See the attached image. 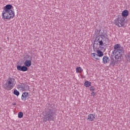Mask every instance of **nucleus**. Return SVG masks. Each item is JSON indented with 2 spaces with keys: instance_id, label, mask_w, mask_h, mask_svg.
Returning <instances> with one entry per match:
<instances>
[{
  "instance_id": "23",
  "label": "nucleus",
  "mask_w": 130,
  "mask_h": 130,
  "mask_svg": "<svg viewBox=\"0 0 130 130\" xmlns=\"http://www.w3.org/2000/svg\"><path fill=\"white\" fill-rule=\"evenodd\" d=\"M91 95L93 96V97H95L96 96V93H94V92H91Z\"/></svg>"
},
{
  "instance_id": "22",
  "label": "nucleus",
  "mask_w": 130,
  "mask_h": 130,
  "mask_svg": "<svg viewBox=\"0 0 130 130\" xmlns=\"http://www.w3.org/2000/svg\"><path fill=\"white\" fill-rule=\"evenodd\" d=\"M126 59L128 61H130V53L128 54L127 56H126Z\"/></svg>"
},
{
  "instance_id": "3",
  "label": "nucleus",
  "mask_w": 130,
  "mask_h": 130,
  "mask_svg": "<svg viewBox=\"0 0 130 130\" xmlns=\"http://www.w3.org/2000/svg\"><path fill=\"white\" fill-rule=\"evenodd\" d=\"M98 38V39L96 40V44L93 45L94 49L97 48H96V45H99V48H100V50H104V49H105V46L107 45L106 42H105V40L102 38V36H99Z\"/></svg>"
},
{
  "instance_id": "20",
  "label": "nucleus",
  "mask_w": 130,
  "mask_h": 130,
  "mask_svg": "<svg viewBox=\"0 0 130 130\" xmlns=\"http://www.w3.org/2000/svg\"><path fill=\"white\" fill-rule=\"evenodd\" d=\"M14 94L16 96H19V95H20V92H19V91H18L17 89H14Z\"/></svg>"
},
{
  "instance_id": "12",
  "label": "nucleus",
  "mask_w": 130,
  "mask_h": 130,
  "mask_svg": "<svg viewBox=\"0 0 130 130\" xmlns=\"http://www.w3.org/2000/svg\"><path fill=\"white\" fill-rule=\"evenodd\" d=\"M128 11L127 10H123L121 13V17L123 18H126L128 16Z\"/></svg>"
},
{
  "instance_id": "6",
  "label": "nucleus",
  "mask_w": 130,
  "mask_h": 130,
  "mask_svg": "<svg viewBox=\"0 0 130 130\" xmlns=\"http://www.w3.org/2000/svg\"><path fill=\"white\" fill-rule=\"evenodd\" d=\"M45 118H44L43 120L44 122L47 121V120H51V119H52V117L54 115L53 111L50 109H47L45 111Z\"/></svg>"
},
{
  "instance_id": "16",
  "label": "nucleus",
  "mask_w": 130,
  "mask_h": 130,
  "mask_svg": "<svg viewBox=\"0 0 130 130\" xmlns=\"http://www.w3.org/2000/svg\"><path fill=\"white\" fill-rule=\"evenodd\" d=\"M76 73H82V72H83V69H82L81 67H79L76 69Z\"/></svg>"
},
{
  "instance_id": "4",
  "label": "nucleus",
  "mask_w": 130,
  "mask_h": 130,
  "mask_svg": "<svg viewBox=\"0 0 130 130\" xmlns=\"http://www.w3.org/2000/svg\"><path fill=\"white\" fill-rule=\"evenodd\" d=\"M114 24L120 28L121 27H125V19L121 15L118 16L114 20Z\"/></svg>"
},
{
  "instance_id": "13",
  "label": "nucleus",
  "mask_w": 130,
  "mask_h": 130,
  "mask_svg": "<svg viewBox=\"0 0 130 130\" xmlns=\"http://www.w3.org/2000/svg\"><path fill=\"white\" fill-rule=\"evenodd\" d=\"M32 62H31V60H26L25 61L24 63V66L27 68H29V67H31Z\"/></svg>"
},
{
  "instance_id": "21",
  "label": "nucleus",
  "mask_w": 130,
  "mask_h": 130,
  "mask_svg": "<svg viewBox=\"0 0 130 130\" xmlns=\"http://www.w3.org/2000/svg\"><path fill=\"white\" fill-rule=\"evenodd\" d=\"M93 91H95V88L93 86H91L90 87V91L93 92Z\"/></svg>"
},
{
  "instance_id": "14",
  "label": "nucleus",
  "mask_w": 130,
  "mask_h": 130,
  "mask_svg": "<svg viewBox=\"0 0 130 130\" xmlns=\"http://www.w3.org/2000/svg\"><path fill=\"white\" fill-rule=\"evenodd\" d=\"M96 53L98 56H99V57H102V56L104 55V53L100 50H97Z\"/></svg>"
},
{
  "instance_id": "2",
  "label": "nucleus",
  "mask_w": 130,
  "mask_h": 130,
  "mask_svg": "<svg viewBox=\"0 0 130 130\" xmlns=\"http://www.w3.org/2000/svg\"><path fill=\"white\" fill-rule=\"evenodd\" d=\"M114 50L113 51V54L114 55L115 59H121L122 57V51H123V48L120 46V44H116L114 46Z\"/></svg>"
},
{
  "instance_id": "9",
  "label": "nucleus",
  "mask_w": 130,
  "mask_h": 130,
  "mask_svg": "<svg viewBox=\"0 0 130 130\" xmlns=\"http://www.w3.org/2000/svg\"><path fill=\"white\" fill-rule=\"evenodd\" d=\"M16 68L18 71H20L21 72H27L28 71V68L26 67V66H17Z\"/></svg>"
},
{
  "instance_id": "10",
  "label": "nucleus",
  "mask_w": 130,
  "mask_h": 130,
  "mask_svg": "<svg viewBox=\"0 0 130 130\" xmlns=\"http://www.w3.org/2000/svg\"><path fill=\"white\" fill-rule=\"evenodd\" d=\"M95 120V114H90L87 116V120L89 121H93Z\"/></svg>"
},
{
  "instance_id": "19",
  "label": "nucleus",
  "mask_w": 130,
  "mask_h": 130,
  "mask_svg": "<svg viewBox=\"0 0 130 130\" xmlns=\"http://www.w3.org/2000/svg\"><path fill=\"white\" fill-rule=\"evenodd\" d=\"M116 63V61L114 60H112L110 63V66H112V67H114Z\"/></svg>"
},
{
  "instance_id": "5",
  "label": "nucleus",
  "mask_w": 130,
  "mask_h": 130,
  "mask_svg": "<svg viewBox=\"0 0 130 130\" xmlns=\"http://www.w3.org/2000/svg\"><path fill=\"white\" fill-rule=\"evenodd\" d=\"M6 83L7 90H12L15 86V85H16V80H15V78H9Z\"/></svg>"
},
{
  "instance_id": "1",
  "label": "nucleus",
  "mask_w": 130,
  "mask_h": 130,
  "mask_svg": "<svg viewBox=\"0 0 130 130\" xmlns=\"http://www.w3.org/2000/svg\"><path fill=\"white\" fill-rule=\"evenodd\" d=\"M12 8L13 6L10 4L7 5L4 7L2 13L3 20L4 21H9L15 18V11L12 10Z\"/></svg>"
},
{
  "instance_id": "17",
  "label": "nucleus",
  "mask_w": 130,
  "mask_h": 130,
  "mask_svg": "<svg viewBox=\"0 0 130 130\" xmlns=\"http://www.w3.org/2000/svg\"><path fill=\"white\" fill-rule=\"evenodd\" d=\"M91 56L93 57V58H95V59H99V58H98V55L95 53H91Z\"/></svg>"
},
{
  "instance_id": "18",
  "label": "nucleus",
  "mask_w": 130,
  "mask_h": 130,
  "mask_svg": "<svg viewBox=\"0 0 130 130\" xmlns=\"http://www.w3.org/2000/svg\"><path fill=\"white\" fill-rule=\"evenodd\" d=\"M24 116V114L22 112H19L18 114V118H22Z\"/></svg>"
},
{
  "instance_id": "15",
  "label": "nucleus",
  "mask_w": 130,
  "mask_h": 130,
  "mask_svg": "<svg viewBox=\"0 0 130 130\" xmlns=\"http://www.w3.org/2000/svg\"><path fill=\"white\" fill-rule=\"evenodd\" d=\"M91 83L90 81H85L84 83V86L86 88H88V87H90L91 86Z\"/></svg>"
},
{
  "instance_id": "7",
  "label": "nucleus",
  "mask_w": 130,
  "mask_h": 130,
  "mask_svg": "<svg viewBox=\"0 0 130 130\" xmlns=\"http://www.w3.org/2000/svg\"><path fill=\"white\" fill-rule=\"evenodd\" d=\"M17 88L20 91H30V87L27 85L21 83L17 85Z\"/></svg>"
},
{
  "instance_id": "11",
  "label": "nucleus",
  "mask_w": 130,
  "mask_h": 130,
  "mask_svg": "<svg viewBox=\"0 0 130 130\" xmlns=\"http://www.w3.org/2000/svg\"><path fill=\"white\" fill-rule=\"evenodd\" d=\"M110 61V59L107 56H104L103 57V62L105 64L108 63Z\"/></svg>"
},
{
  "instance_id": "8",
  "label": "nucleus",
  "mask_w": 130,
  "mask_h": 130,
  "mask_svg": "<svg viewBox=\"0 0 130 130\" xmlns=\"http://www.w3.org/2000/svg\"><path fill=\"white\" fill-rule=\"evenodd\" d=\"M28 98H29V93L27 92H24L22 93L21 95V100L22 101H26V100H28Z\"/></svg>"
}]
</instances>
